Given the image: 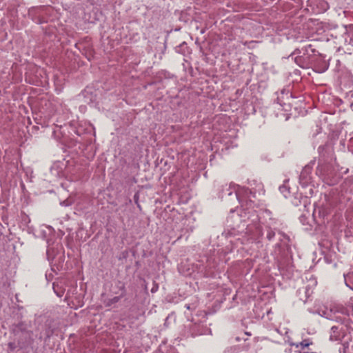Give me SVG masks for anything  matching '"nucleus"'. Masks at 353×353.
I'll return each mask as SVG.
<instances>
[{
  "mask_svg": "<svg viewBox=\"0 0 353 353\" xmlns=\"http://www.w3.org/2000/svg\"><path fill=\"white\" fill-rule=\"evenodd\" d=\"M185 307L188 310H190V305L189 304H185Z\"/></svg>",
  "mask_w": 353,
  "mask_h": 353,
  "instance_id": "nucleus-16",
  "label": "nucleus"
},
{
  "mask_svg": "<svg viewBox=\"0 0 353 353\" xmlns=\"http://www.w3.org/2000/svg\"><path fill=\"white\" fill-rule=\"evenodd\" d=\"M312 291H310V289H308L307 288H306V289H305V294H306V296H307V297H309V296L311 295V294H312Z\"/></svg>",
  "mask_w": 353,
  "mask_h": 353,
  "instance_id": "nucleus-15",
  "label": "nucleus"
},
{
  "mask_svg": "<svg viewBox=\"0 0 353 353\" xmlns=\"http://www.w3.org/2000/svg\"><path fill=\"white\" fill-rule=\"evenodd\" d=\"M8 347L10 350H14L15 349V344L14 343L10 342L8 343Z\"/></svg>",
  "mask_w": 353,
  "mask_h": 353,
  "instance_id": "nucleus-14",
  "label": "nucleus"
},
{
  "mask_svg": "<svg viewBox=\"0 0 353 353\" xmlns=\"http://www.w3.org/2000/svg\"><path fill=\"white\" fill-rule=\"evenodd\" d=\"M154 290H155V288H153V289L152 290V292H154Z\"/></svg>",
  "mask_w": 353,
  "mask_h": 353,
  "instance_id": "nucleus-19",
  "label": "nucleus"
},
{
  "mask_svg": "<svg viewBox=\"0 0 353 353\" xmlns=\"http://www.w3.org/2000/svg\"><path fill=\"white\" fill-rule=\"evenodd\" d=\"M296 51H298V50H295L294 52H292L289 57H288V59H291L292 60H294V61L300 66H301V63H302V58L301 57H298V56H296L294 57L296 54Z\"/></svg>",
  "mask_w": 353,
  "mask_h": 353,
  "instance_id": "nucleus-6",
  "label": "nucleus"
},
{
  "mask_svg": "<svg viewBox=\"0 0 353 353\" xmlns=\"http://www.w3.org/2000/svg\"><path fill=\"white\" fill-rule=\"evenodd\" d=\"M344 337V333L339 327L332 326L331 328L330 339L332 341H341Z\"/></svg>",
  "mask_w": 353,
  "mask_h": 353,
  "instance_id": "nucleus-3",
  "label": "nucleus"
},
{
  "mask_svg": "<svg viewBox=\"0 0 353 353\" xmlns=\"http://www.w3.org/2000/svg\"><path fill=\"white\" fill-rule=\"evenodd\" d=\"M274 236H275V232H274V230H272L270 228H267V234H266L267 239L269 241H271V240H272L274 239Z\"/></svg>",
  "mask_w": 353,
  "mask_h": 353,
  "instance_id": "nucleus-10",
  "label": "nucleus"
},
{
  "mask_svg": "<svg viewBox=\"0 0 353 353\" xmlns=\"http://www.w3.org/2000/svg\"><path fill=\"white\" fill-rule=\"evenodd\" d=\"M280 191L284 194L285 197H288L290 191L285 185H282L279 188Z\"/></svg>",
  "mask_w": 353,
  "mask_h": 353,
  "instance_id": "nucleus-12",
  "label": "nucleus"
},
{
  "mask_svg": "<svg viewBox=\"0 0 353 353\" xmlns=\"http://www.w3.org/2000/svg\"><path fill=\"white\" fill-rule=\"evenodd\" d=\"M253 353H255V352H253Z\"/></svg>",
  "mask_w": 353,
  "mask_h": 353,
  "instance_id": "nucleus-21",
  "label": "nucleus"
},
{
  "mask_svg": "<svg viewBox=\"0 0 353 353\" xmlns=\"http://www.w3.org/2000/svg\"><path fill=\"white\" fill-rule=\"evenodd\" d=\"M346 310L347 315L353 316V299H351L346 306Z\"/></svg>",
  "mask_w": 353,
  "mask_h": 353,
  "instance_id": "nucleus-8",
  "label": "nucleus"
},
{
  "mask_svg": "<svg viewBox=\"0 0 353 353\" xmlns=\"http://www.w3.org/2000/svg\"><path fill=\"white\" fill-rule=\"evenodd\" d=\"M122 297L123 296H121L120 295L115 296L113 298H111V299H109L105 301V302H104L105 305V306L110 307L112 305L118 303Z\"/></svg>",
  "mask_w": 353,
  "mask_h": 353,
  "instance_id": "nucleus-5",
  "label": "nucleus"
},
{
  "mask_svg": "<svg viewBox=\"0 0 353 353\" xmlns=\"http://www.w3.org/2000/svg\"><path fill=\"white\" fill-rule=\"evenodd\" d=\"M234 192V196L241 203L242 207H246L247 209L254 207V201L255 192H253L248 188L238 187L234 185H225L222 190V196L224 195L231 196Z\"/></svg>",
  "mask_w": 353,
  "mask_h": 353,
  "instance_id": "nucleus-1",
  "label": "nucleus"
},
{
  "mask_svg": "<svg viewBox=\"0 0 353 353\" xmlns=\"http://www.w3.org/2000/svg\"><path fill=\"white\" fill-rule=\"evenodd\" d=\"M312 46L311 45H308L307 46L305 47V48H311ZM305 50L307 51V49H305Z\"/></svg>",
  "mask_w": 353,
  "mask_h": 353,
  "instance_id": "nucleus-17",
  "label": "nucleus"
},
{
  "mask_svg": "<svg viewBox=\"0 0 353 353\" xmlns=\"http://www.w3.org/2000/svg\"><path fill=\"white\" fill-rule=\"evenodd\" d=\"M239 352L240 347L238 346L229 347L224 350V353H239Z\"/></svg>",
  "mask_w": 353,
  "mask_h": 353,
  "instance_id": "nucleus-9",
  "label": "nucleus"
},
{
  "mask_svg": "<svg viewBox=\"0 0 353 353\" xmlns=\"http://www.w3.org/2000/svg\"><path fill=\"white\" fill-rule=\"evenodd\" d=\"M314 285H316V281H312Z\"/></svg>",
  "mask_w": 353,
  "mask_h": 353,
  "instance_id": "nucleus-18",
  "label": "nucleus"
},
{
  "mask_svg": "<svg viewBox=\"0 0 353 353\" xmlns=\"http://www.w3.org/2000/svg\"><path fill=\"white\" fill-rule=\"evenodd\" d=\"M116 288L117 291L114 292V293L123 297L126 292L125 284L123 282L119 281L116 283Z\"/></svg>",
  "mask_w": 353,
  "mask_h": 353,
  "instance_id": "nucleus-4",
  "label": "nucleus"
},
{
  "mask_svg": "<svg viewBox=\"0 0 353 353\" xmlns=\"http://www.w3.org/2000/svg\"><path fill=\"white\" fill-rule=\"evenodd\" d=\"M311 344H312V343L310 342L309 340H303V341H301L299 343H290V345H295L296 347H301L303 349L308 347Z\"/></svg>",
  "mask_w": 353,
  "mask_h": 353,
  "instance_id": "nucleus-7",
  "label": "nucleus"
},
{
  "mask_svg": "<svg viewBox=\"0 0 353 353\" xmlns=\"http://www.w3.org/2000/svg\"><path fill=\"white\" fill-rule=\"evenodd\" d=\"M285 353H308V352H301L300 351H294V352H292V350L291 348H286L285 350Z\"/></svg>",
  "mask_w": 353,
  "mask_h": 353,
  "instance_id": "nucleus-13",
  "label": "nucleus"
},
{
  "mask_svg": "<svg viewBox=\"0 0 353 353\" xmlns=\"http://www.w3.org/2000/svg\"><path fill=\"white\" fill-rule=\"evenodd\" d=\"M312 164L306 165L302 170L299 176V183L303 187H307L312 180L311 173L312 171Z\"/></svg>",
  "mask_w": 353,
  "mask_h": 353,
  "instance_id": "nucleus-2",
  "label": "nucleus"
},
{
  "mask_svg": "<svg viewBox=\"0 0 353 353\" xmlns=\"http://www.w3.org/2000/svg\"><path fill=\"white\" fill-rule=\"evenodd\" d=\"M53 290L59 297H61L64 294V290L59 288V286L56 285L54 283H53Z\"/></svg>",
  "mask_w": 353,
  "mask_h": 353,
  "instance_id": "nucleus-11",
  "label": "nucleus"
},
{
  "mask_svg": "<svg viewBox=\"0 0 353 353\" xmlns=\"http://www.w3.org/2000/svg\"><path fill=\"white\" fill-rule=\"evenodd\" d=\"M154 290H155V288H153V289L152 290V292H154Z\"/></svg>",
  "mask_w": 353,
  "mask_h": 353,
  "instance_id": "nucleus-20",
  "label": "nucleus"
}]
</instances>
